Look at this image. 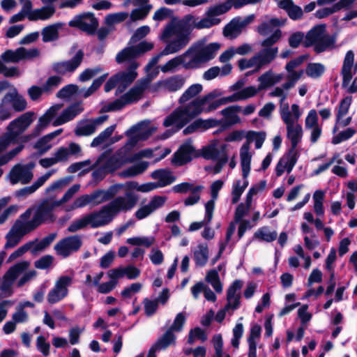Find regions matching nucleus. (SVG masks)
I'll use <instances>...</instances> for the list:
<instances>
[{
	"instance_id": "nucleus-1",
	"label": "nucleus",
	"mask_w": 357,
	"mask_h": 357,
	"mask_svg": "<svg viewBox=\"0 0 357 357\" xmlns=\"http://www.w3.org/2000/svg\"><path fill=\"white\" fill-rule=\"evenodd\" d=\"M138 196L132 192H126V197L119 196L107 204L102 206L99 211H94L78 219L83 229L90 225L92 228H98L109 224L121 211H130L137 204Z\"/></svg>"
},
{
	"instance_id": "nucleus-2",
	"label": "nucleus",
	"mask_w": 357,
	"mask_h": 357,
	"mask_svg": "<svg viewBox=\"0 0 357 357\" xmlns=\"http://www.w3.org/2000/svg\"><path fill=\"white\" fill-rule=\"evenodd\" d=\"M220 47L218 43H211L204 46L202 42H199L189 47L183 54L169 60L161 67V70L163 73L170 72L180 65L186 70L198 68L200 64L213 59Z\"/></svg>"
},
{
	"instance_id": "nucleus-3",
	"label": "nucleus",
	"mask_w": 357,
	"mask_h": 357,
	"mask_svg": "<svg viewBox=\"0 0 357 357\" xmlns=\"http://www.w3.org/2000/svg\"><path fill=\"white\" fill-rule=\"evenodd\" d=\"M222 92L214 89L202 97H197L184 106L176 107L165 119L163 126L169 127L176 123V130L186 126L191 120L199 115L204 111L203 106L208 102L220 96Z\"/></svg>"
},
{
	"instance_id": "nucleus-4",
	"label": "nucleus",
	"mask_w": 357,
	"mask_h": 357,
	"mask_svg": "<svg viewBox=\"0 0 357 357\" xmlns=\"http://www.w3.org/2000/svg\"><path fill=\"white\" fill-rule=\"evenodd\" d=\"M191 31V28L186 22H169L162 31V38H169L174 36L175 38L168 43L159 54L151 59L146 66V68H150L155 66L162 56L178 52L184 48L190 42Z\"/></svg>"
},
{
	"instance_id": "nucleus-5",
	"label": "nucleus",
	"mask_w": 357,
	"mask_h": 357,
	"mask_svg": "<svg viewBox=\"0 0 357 357\" xmlns=\"http://www.w3.org/2000/svg\"><path fill=\"white\" fill-rule=\"evenodd\" d=\"M246 142L242 145L240 149L241 166L242 169V176L245 178L248 176L250 172V165L252 155L250 153V144L255 141V148L260 149L266 139V132L264 131L249 130L246 134Z\"/></svg>"
},
{
	"instance_id": "nucleus-6",
	"label": "nucleus",
	"mask_w": 357,
	"mask_h": 357,
	"mask_svg": "<svg viewBox=\"0 0 357 357\" xmlns=\"http://www.w3.org/2000/svg\"><path fill=\"white\" fill-rule=\"evenodd\" d=\"M98 21L93 13H84L76 15L68 22V26L77 28L89 35H94L98 27Z\"/></svg>"
},
{
	"instance_id": "nucleus-7",
	"label": "nucleus",
	"mask_w": 357,
	"mask_h": 357,
	"mask_svg": "<svg viewBox=\"0 0 357 357\" xmlns=\"http://www.w3.org/2000/svg\"><path fill=\"white\" fill-rule=\"evenodd\" d=\"M82 245V241L79 236H70L59 241L54 245V250L57 254L63 257H67L72 252L79 250Z\"/></svg>"
},
{
	"instance_id": "nucleus-8",
	"label": "nucleus",
	"mask_w": 357,
	"mask_h": 357,
	"mask_svg": "<svg viewBox=\"0 0 357 357\" xmlns=\"http://www.w3.org/2000/svg\"><path fill=\"white\" fill-rule=\"evenodd\" d=\"M84 55V52L79 50L71 59L53 63L52 69L53 72L62 75L68 72L73 73L80 66Z\"/></svg>"
},
{
	"instance_id": "nucleus-9",
	"label": "nucleus",
	"mask_w": 357,
	"mask_h": 357,
	"mask_svg": "<svg viewBox=\"0 0 357 357\" xmlns=\"http://www.w3.org/2000/svg\"><path fill=\"white\" fill-rule=\"evenodd\" d=\"M197 153V150L192 145L191 142H185L180 146L174 153L172 162L176 166H183L191 162Z\"/></svg>"
},
{
	"instance_id": "nucleus-10",
	"label": "nucleus",
	"mask_w": 357,
	"mask_h": 357,
	"mask_svg": "<svg viewBox=\"0 0 357 357\" xmlns=\"http://www.w3.org/2000/svg\"><path fill=\"white\" fill-rule=\"evenodd\" d=\"M56 206H58L55 202H50L47 200L43 202L37 208L33 215L34 218L40 225L47 221L54 222L56 218L52 211Z\"/></svg>"
},
{
	"instance_id": "nucleus-11",
	"label": "nucleus",
	"mask_w": 357,
	"mask_h": 357,
	"mask_svg": "<svg viewBox=\"0 0 357 357\" xmlns=\"http://www.w3.org/2000/svg\"><path fill=\"white\" fill-rule=\"evenodd\" d=\"M258 1H225L222 3L217 4L210 7L206 13V16L212 18L228 12L231 7L239 9L247 4L256 3Z\"/></svg>"
},
{
	"instance_id": "nucleus-12",
	"label": "nucleus",
	"mask_w": 357,
	"mask_h": 357,
	"mask_svg": "<svg viewBox=\"0 0 357 357\" xmlns=\"http://www.w3.org/2000/svg\"><path fill=\"white\" fill-rule=\"evenodd\" d=\"M82 102H74L64 109L60 115L54 119L52 123L54 126L63 125L70 121H72L76 116L80 114L84 108L81 106Z\"/></svg>"
},
{
	"instance_id": "nucleus-13",
	"label": "nucleus",
	"mask_w": 357,
	"mask_h": 357,
	"mask_svg": "<svg viewBox=\"0 0 357 357\" xmlns=\"http://www.w3.org/2000/svg\"><path fill=\"white\" fill-rule=\"evenodd\" d=\"M287 125V137L291 141V148L289 149V154L294 153L298 144L301 142L303 130L300 124L294 126V121L284 123Z\"/></svg>"
},
{
	"instance_id": "nucleus-14",
	"label": "nucleus",
	"mask_w": 357,
	"mask_h": 357,
	"mask_svg": "<svg viewBox=\"0 0 357 357\" xmlns=\"http://www.w3.org/2000/svg\"><path fill=\"white\" fill-rule=\"evenodd\" d=\"M354 52L352 50L347 51L344 58L343 64L341 69V75L342 76V86L343 88L347 87L352 79L353 75L351 73V69L354 66Z\"/></svg>"
},
{
	"instance_id": "nucleus-15",
	"label": "nucleus",
	"mask_w": 357,
	"mask_h": 357,
	"mask_svg": "<svg viewBox=\"0 0 357 357\" xmlns=\"http://www.w3.org/2000/svg\"><path fill=\"white\" fill-rule=\"evenodd\" d=\"M3 103H11L15 112H20L27 107L26 99L15 89L13 92L7 93L3 98Z\"/></svg>"
},
{
	"instance_id": "nucleus-16",
	"label": "nucleus",
	"mask_w": 357,
	"mask_h": 357,
	"mask_svg": "<svg viewBox=\"0 0 357 357\" xmlns=\"http://www.w3.org/2000/svg\"><path fill=\"white\" fill-rule=\"evenodd\" d=\"M354 1H337L330 7H324L317 10L314 16L318 19L327 17L342 8L347 10L351 8L354 6Z\"/></svg>"
},
{
	"instance_id": "nucleus-17",
	"label": "nucleus",
	"mask_w": 357,
	"mask_h": 357,
	"mask_svg": "<svg viewBox=\"0 0 357 357\" xmlns=\"http://www.w3.org/2000/svg\"><path fill=\"white\" fill-rule=\"evenodd\" d=\"M139 64L136 61H132L128 66L126 71H120L115 75L117 76L119 83L130 86L137 76L136 69Z\"/></svg>"
},
{
	"instance_id": "nucleus-18",
	"label": "nucleus",
	"mask_w": 357,
	"mask_h": 357,
	"mask_svg": "<svg viewBox=\"0 0 357 357\" xmlns=\"http://www.w3.org/2000/svg\"><path fill=\"white\" fill-rule=\"evenodd\" d=\"M151 176L153 179H157L155 182L158 188H163L174 183L176 177L172 174V172L169 169H158L153 171Z\"/></svg>"
},
{
	"instance_id": "nucleus-19",
	"label": "nucleus",
	"mask_w": 357,
	"mask_h": 357,
	"mask_svg": "<svg viewBox=\"0 0 357 357\" xmlns=\"http://www.w3.org/2000/svg\"><path fill=\"white\" fill-rule=\"evenodd\" d=\"M278 48H264L255 55L257 62L258 68L271 63L277 56Z\"/></svg>"
},
{
	"instance_id": "nucleus-20",
	"label": "nucleus",
	"mask_w": 357,
	"mask_h": 357,
	"mask_svg": "<svg viewBox=\"0 0 357 357\" xmlns=\"http://www.w3.org/2000/svg\"><path fill=\"white\" fill-rule=\"evenodd\" d=\"M149 1H125L124 6H127L130 3H133L134 5H138L140 3L139 6L135 9H133L130 15V20L132 22L144 19L149 14L152 6L147 4Z\"/></svg>"
},
{
	"instance_id": "nucleus-21",
	"label": "nucleus",
	"mask_w": 357,
	"mask_h": 357,
	"mask_svg": "<svg viewBox=\"0 0 357 357\" xmlns=\"http://www.w3.org/2000/svg\"><path fill=\"white\" fill-rule=\"evenodd\" d=\"M64 26L63 22H56L45 26L41 31L42 40L44 43L57 40L59 38V31Z\"/></svg>"
},
{
	"instance_id": "nucleus-22",
	"label": "nucleus",
	"mask_w": 357,
	"mask_h": 357,
	"mask_svg": "<svg viewBox=\"0 0 357 357\" xmlns=\"http://www.w3.org/2000/svg\"><path fill=\"white\" fill-rule=\"evenodd\" d=\"M326 31L325 24H318L311 29L305 36L304 46L305 47H311L323 36Z\"/></svg>"
},
{
	"instance_id": "nucleus-23",
	"label": "nucleus",
	"mask_w": 357,
	"mask_h": 357,
	"mask_svg": "<svg viewBox=\"0 0 357 357\" xmlns=\"http://www.w3.org/2000/svg\"><path fill=\"white\" fill-rule=\"evenodd\" d=\"M294 1H278V8L284 10L293 20L301 19L303 15L301 8L294 3Z\"/></svg>"
},
{
	"instance_id": "nucleus-24",
	"label": "nucleus",
	"mask_w": 357,
	"mask_h": 357,
	"mask_svg": "<svg viewBox=\"0 0 357 357\" xmlns=\"http://www.w3.org/2000/svg\"><path fill=\"white\" fill-rule=\"evenodd\" d=\"M120 188L121 185L114 184L109 186L106 190L100 189L95 190L94 192L97 195V202H96V204H100L103 202L111 200L118 193Z\"/></svg>"
},
{
	"instance_id": "nucleus-25",
	"label": "nucleus",
	"mask_w": 357,
	"mask_h": 357,
	"mask_svg": "<svg viewBox=\"0 0 357 357\" xmlns=\"http://www.w3.org/2000/svg\"><path fill=\"white\" fill-rule=\"evenodd\" d=\"M40 225L38 222L33 216V218L31 220L26 221L24 222L20 220H17L13 228L17 229V233L20 234V236H23L24 235L33 231Z\"/></svg>"
},
{
	"instance_id": "nucleus-26",
	"label": "nucleus",
	"mask_w": 357,
	"mask_h": 357,
	"mask_svg": "<svg viewBox=\"0 0 357 357\" xmlns=\"http://www.w3.org/2000/svg\"><path fill=\"white\" fill-rule=\"evenodd\" d=\"M35 113L33 112H27L22 114L17 119L13 120L9 127L14 126L19 128L20 130H25L33 121V116Z\"/></svg>"
},
{
	"instance_id": "nucleus-27",
	"label": "nucleus",
	"mask_w": 357,
	"mask_h": 357,
	"mask_svg": "<svg viewBox=\"0 0 357 357\" xmlns=\"http://www.w3.org/2000/svg\"><path fill=\"white\" fill-rule=\"evenodd\" d=\"M197 248L193 252V259L197 266L203 267L208 259V248L207 244H199Z\"/></svg>"
},
{
	"instance_id": "nucleus-28",
	"label": "nucleus",
	"mask_w": 357,
	"mask_h": 357,
	"mask_svg": "<svg viewBox=\"0 0 357 357\" xmlns=\"http://www.w3.org/2000/svg\"><path fill=\"white\" fill-rule=\"evenodd\" d=\"M149 167V162L141 161L120 173V176L123 178H132L144 172Z\"/></svg>"
},
{
	"instance_id": "nucleus-29",
	"label": "nucleus",
	"mask_w": 357,
	"mask_h": 357,
	"mask_svg": "<svg viewBox=\"0 0 357 357\" xmlns=\"http://www.w3.org/2000/svg\"><path fill=\"white\" fill-rule=\"evenodd\" d=\"M335 43V37L334 36L325 35L314 45V51L317 54L325 52L328 48L334 47Z\"/></svg>"
},
{
	"instance_id": "nucleus-30",
	"label": "nucleus",
	"mask_w": 357,
	"mask_h": 357,
	"mask_svg": "<svg viewBox=\"0 0 357 357\" xmlns=\"http://www.w3.org/2000/svg\"><path fill=\"white\" fill-rule=\"evenodd\" d=\"M146 84L145 82L144 84L142 86H134L121 96V98L126 102V105L131 104L139 100L146 87Z\"/></svg>"
},
{
	"instance_id": "nucleus-31",
	"label": "nucleus",
	"mask_w": 357,
	"mask_h": 357,
	"mask_svg": "<svg viewBox=\"0 0 357 357\" xmlns=\"http://www.w3.org/2000/svg\"><path fill=\"white\" fill-rule=\"evenodd\" d=\"M220 153V149L216 148L214 144H210L204 146L201 151L197 150V153L194 156L195 158L202 157L206 160H216L218 158Z\"/></svg>"
},
{
	"instance_id": "nucleus-32",
	"label": "nucleus",
	"mask_w": 357,
	"mask_h": 357,
	"mask_svg": "<svg viewBox=\"0 0 357 357\" xmlns=\"http://www.w3.org/2000/svg\"><path fill=\"white\" fill-rule=\"evenodd\" d=\"M176 335L171 330H167V331L157 340L153 344L155 347H157L159 350H164L168 348L172 344H176Z\"/></svg>"
},
{
	"instance_id": "nucleus-33",
	"label": "nucleus",
	"mask_w": 357,
	"mask_h": 357,
	"mask_svg": "<svg viewBox=\"0 0 357 357\" xmlns=\"http://www.w3.org/2000/svg\"><path fill=\"white\" fill-rule=\"evenodd\" d=\"M138 57L135 47L134 45L126 47L120 51L116 56V61L117 63H123L125 61H129L130 63Z\"/></svg>"
},
{
	"instance_id": "nucleus-34",
	"label": "nucleus",
	"mask_w": 357,
	"mask_h": 357,
	"mask_svg": "<svg viewBox=\"0 0 357 357\" xmlns=\"http://www.w3.org/2000/svg\"><path fill=\"white\" fill-rule=\"evenodd\" d=\"M29 266V263L26 261L18 262L11 266L6 273L3 278H8V281L14 282L19 274L24 271Z\"/></svg>"
},
{
	"instance_id": "nucleus-35",
	"label": "nucleus",
	"mask_w": 357,
	"mask_h": 357,
	"mask_svg": "<svg viewBox=\"0 0 357 357\" xmlns=\"http://www.w3.org/2000/svg\"><path fill=\"white\" fill-rule=\"evenodd\" d=\"M241 111V107L239 105H231L221 111V114L225 117L230 124L234 125L241 121L240 117L236 114Z\"/></svg>"
},
{
	"instance_id": "nucleus-36",
	"label": "nucleus",
	"mask_w": 357,
	"mask_h": 357,
	"mask_svg": "<svg viewBox=\"0 0 357 357\" xmlns=\"http://www.w3.org/2000/svg\"><path fill=\"white\" fill-rule=\"evenodd\" d=\"M185 82V78L182 75H176L165 80L164 85L169 91L174 92L181 89Z\"/></svg>"
},
{
	"instance_id": "nucleus-37",
	"label": "nucleus",
	"mask_w": 357,
	"mask_h": 357,
	"mask_svg": "<svg viewBox=\"0 0 357 357\" xmlns=\"http://www.w3.org/2000/svg\"><path fill=\"white\" fill-rule=\"evenodd\" d=\"M96 202H97V195L94 191L90 195H84L77 197L73 203L71 209H75L77 208H82L89 204H92L93 206H96Z\"/></svg>"
},
{
	"instance_id": "nucleus-38",
	"label": "nucleus",
	"mask_w": 357,
	"mask_h": 357,
	"mask_svg": "<svg viewBox=\"0 0 357 357\" xmlns=\"http://www.w3.org/2000/svg\"><path fill=\"white\" fill-rule=\"evenodd\" d=\"M326 68L321 63H309L305 68L306 75L312 79L321 77L325 73Z\"/></svg>"
},
{
	"instance_id": "nucleus-39",
	"label": "nucleus",
	"mask_w": 357,
	"mask_h": 357,
	"mask_svg": "<svg viewBox=\"0 0 357 357\" xmlns=\"http://www.w3.org/2000/svg\"><path fill=\"white\" fill-rule=\"evenodd\" d=\"M203 89L200 84H194L190 86L178 99L179 104H184L187 101L200 93Z\"/></svg>"
},
{
	"instance_id": "nucleus-40",
	"label": "nucleus",
	"mask_w": 357,
	"mask_h": 357,
	"mask_svg": "<svg viewBox=\"0 0 357 357\" xmlns=\"http://www.w3.org/2000/svg\"><path fill=\"white\" fill-rule=\"evenodd\" d=\"M268 230V227H262L259 228L253 235V238L258 239L261 241L271 243L274 241L278 236L275 231L267 232Z\"/></svg>"
},
{
	"instance_id": "nucleus-41",
	"label": "nucleus",
	"mask_w": 357,
	"mask_h": 357,
	"mask_svg": "<svg viewBox=\"0 0 357 357\" xmlns=\"http://www.w3.org/2000/svg\"><path fill=\"white\" fill-rule=\"evenodd\" d=\"M240 299L241 294H238L235 298V301L233 302V303H227L223 309L218 311L215 317V321L218 323L222 322L225 318L227 311L229 310H235L238 309L241 304Z\"/></svg>"
},
{
	"instance_id": "nucleus-42",
	"label": "nucleus",
	"mask_w": 357,
	"mask_h": 357,
	"mask_svg": "<svg viewBox=\"0 0 357 357\" xmlns=\"http://www.w3.org/2000/svg\"><path fill=\"white\" fill-rule=\"evenodd\" d=\"M116 125L114 124L106 128L97 137H96L91 143V147H96L101 145L106 139L112 135L116 128Z\"/></svg>"
},
{
	"instance_id": "nucleus-43",
	"label": "nucleus",
	"mask_w": 357,
	"mask_h": 357,
	"mask_svg": "<svg viewBox=\"0 0 357 357\" xmlns=\"http://www.w3.org/2000/svg\"><path fill=\"white\" fill-rule=\"evenodd\" d=\"M96 131L95 126L88 120L85 122H80V124L75 130V134L77 136H89Z\"/></svg>"
},
{
	"instance_id": "nucleus-44",
	"label": "nucleus",
	"mask_w": 357,
	"mask_h": 357,
	"mask_svg": "<svg viewBox=\"0 0 357 357\" xmlns=\"http://www.w3.org/2000/svg\"><path fill=\"white\" fill-rule=\"evenodd\" d=\"M351 102V96H347L340 100L336 114V123L340 122L341 119L348 113Z\"/></svg>"
},
{
	"instance_id": "nucleus-45",
	"label": "nucleus",
	"mask_w": 357,
	"mask_h": 357,
	"mask_svg": "<svg viewBox=\"0 0 357 357\" xmlns=\"http://www.w3.org/2000/svg\"><path fill=\"white\" fill-rule=\"evenodd\" d=\"M241 31V28L234 19L227 24L223 29V35L225 37L234 38Z\"/></svg>"
},
{
	"instance_id": "nucleus-46",
	"label": "nucleus",
	"mask_w": 357,
	"mask_h": 357,
	"mask_svg": "<svg viewBox=\"0 0 357 357\" xmlns=\"http://www.w3.org/2000/svg\"><path fill=\"white\" fill-rule=\"evenodd\" d=\"M243 287V282L241 280H234L232 284L228 287L227 290V303H233L235 298L240 294H236L237 291H239Z\"/></svg>"
},
{
	"instance_id": "nucleus-47",
	"label": "nucleus",
	"mask_w": 357,
	"mask_h": 357,
	"mask_svg": "<svg viewBox=\"0 0 357 357\" xmlns=\"http://www.w3.org/2000/svg\"><path fill=\"white\" fill-rule=\"evenodd\" d=\"M266 185V180L261 181L259 183L252 185L248 190L246 195L245 203L248 206H251L252 202V197L257 195L259 192L264 190Z\"/></svg>"
},
{
	"instance_id": "nucleus-48",
	"label": "nucleus",
	"mask_w": 357,
	"mask_h": 357,
	"mask_svg": "<svg viewBox=\"0 0 357 357\" xmlns=\"http://www.w3.org/2000/svg\"><path fill=\"white\" fill-rule=\"evenodd\" d=\"M126 102L121 96L114 101L105 105L100 109V112H115L122 109L126 106Z\"/></svg>"
},
{
	"instance_id": "nucleus-49",
	"label": "nucleus",
	"mask_w": 357,
	"mask_h": 357,
	"mask_svg": "<svg viewBox=\"0 0 357 357\" xmlns=\"http://www.w3.org/2000/svg\"><path fill=\"white\" fill-rule=\"evenodd\" d=\"M128 17V13L126 12H119L109 14L105 18V23L107 26H112L125 21Z\"/></svg>"
},
{
	"instance_id": "nucleus-50",
	"label": "nucleus",
	"mask_w": 357,
	"mask_h": 357,
	"mask_svg": "<svg viewBox=\"0 0 357 357\" xmlns=\"http://www.w3.org/2000/svg\"><path fill=\"white\" fill-rule=\"evenodd\" d=\"M140 126L139 124H136L131 126L128 130L125 132V135L129 137L126 145L130 146L131 147L135 146L139 140H140V137L139 135H133L134 133L137 132L139 130Z\"/></svg>"
},
{
	"instance_id": "nucleus-51",
	"label": "nucleus",
	"mask_w": 357,
	"mask_h": 357,
	"mask_svg": "<svg viewBox=\"0 0 357 357\" xmlns=\"http://www.w3.org/2000/svg\"><path fill=\"white\" fill-rule=\"evenodd\" d=\"M356 132V130L351 128H348L345 130L341 131L337 135L334 136L332 139L333 144H338L343 141L348 140L353 137Z\"/></svg>"
},
{
	"instance_id": "nucleus-52",
	"label": "nucleus",
	"mask_w": 357,
	"mask_h": 357,
	"mask_svg": "<svg viewBox=\"0 0 357 357\" xmlns=\"http://www.w3.org/2000/svg\"><path fill=\"white\" fill-rule=\"evenodd\" d=\"M78 86L73 84H68L61 88L56 93V97L59 98H67L77 93Z\"/></svg>"
},
{
	"instance_id": "nucleus-53",
	"label": "nucleus",
	"mask_w": 357,
	"mask_h": 357,
	"mask_svg": "<svg viewBox=\"0 0 357 357\" xmlns=\"http://www.w3.org/2000/svg\"><path fill=\"white\" fill-rule=\"evenodd\" d=\"M258 81L260 82L259 90H264L274 85L272 77V71L268 70L259 77Z\"/></svg>"
},
{
	"instance_id": "nucleus-54",
	"label": "nucleus",
	"mask_w": 357,
	"mask_h": 357,
	"mask_svg": "<svg viewBox=\"0 0 357 357\" xmlns=\"http://www.w3.org/2000/svg\"><path fill=\"white\" fill-rule=\"evenodd\" d=\"M56 237V233H52L42 238L33 248V252H38L43 250L54 241Z\"/></svg>"
},
{
	"instance_id": "nucleus-55",
	"label": "nucleus",
	"mask_w": 357,
	"mask_h": 357,
	"mask_svg": "<svg viewBox=\"0 0 357 357\" xmlns=\"http://www.w3.org/2000/svg\"><path fill=\"white\" fill-rule=\"evenodd\" d=\"M220 22L219 18H212L206 17L200 20L198 22L194 24V26L198 29H202L205 28H211L215 25L218 24Z\"/></svg>"
},
{
	"instance_id": "nucleus-56",
	"label": "nucleus",
	"mask_w": 357,
	"mask_h": 357,
	"mask_svg": "<svg viewBox=\"0 0 357 357\" xmlns=\"http://www.w3.org/2000/svg\"><path fill=\"white\" fill-rule=\"evenodd\" d=\"M303 74V70H298V72L289 73L287 75V81L282 84V88L285 90L292 88L295 85L296 82L301 77Z\"/></svg>"
},
{
	"instance_id": "nucleus-57",
	"label": "nucleus",
	"mask_w": 357,
	"mask_h": 357,
	"mask_svg": "<svg viewBox=\"0 0 357 357\" xmlns=\"http://www.w3.org/2000/svg\"><path fill=\"white\" fill-rule=\"evenodd\" d=\"M18 52L19 48L16 49L15 51L7 50L1 55V59L6 63H18L21 61Z\"/></svg>"
},
{
	"instance_id": "nucleus-58",
	"label": "nucleus",
	"mask_w": 357,
	"mask_h": 357,
	"mask_svg": "<svg viewBox=\"0 0 357 357\" xmlns=\"http://www.w3.org/2000/svg\"><path fill=\"white\" fill-rule=\"evenodd\" d=\"M144 304V312L147 317L153 316L157 311L158 307V300H149L145 298L143 301Z\"/></svg>"
},
{
	"instance_id": "nucleus-59",
	"label": "nucleus",
	"mask_w": 357,
	"mask_h": 357,
	"mask_svg": "<svg viewBox=\"0 0 357 357\" xmlns=\"http://www.w3.org/2000/svg\"><path fill=\"white\" fill-rule=\"evenodd\" d=\"M123 165L122 159L111 157L103 165L108 173H113Z\"/></svg>"
},
{
	"instance_id": "nucleus-60",
	"label": "nucleus",
	"mask_w": 357,
	"mask_h": 357,
	"mask_svg": "<svg viewBox=\"0 0 357 357\" xmlns=\"http://www.w3.org/2000/svg\"><path fill=\"white\" fill-rule=\"evenodd\" d=\"M80 188L79 184H74L70 188L68 189V190L64 193L63 197L61 198V199L58 201H55L56 204L58 206H61V204L67 202L68 200H70L73 195L79 191Z\"/></svg>"
},
{
	"instance_id": "nucleus-61",
	"label": "nucleus",
	"mask_w": 357,
	"mask_h": 357,
	"mask_svg": "<svg viewBox=\"0 0 357 357\" xmlns=\"http://www.w3.org/2000/svg\"><path fill=\"white\" fill-rule=\"evenodd\" d=\"M49 142L46 137L43 136L36 142L33 148L38 149V155H43L51 149L52 146L48 144Z\"/></svg>"
},
{
	"instance_id": "nucleus-62",
	"label": "nucleus",
	"mask_w": 357,
	"mask_h": 357,
	"mask_svg": "<svg viewBox=\"0 0 357 357\" xmlns=\"http://www.w3.org/2000/svg\"><path fill=\"white\" fill-rule=\"evenodd\" d=\"M282 32L277 29L270 36L261 42V46L264 48H272L271 46L276 43L281 38Z\"/></svg>"
},
{
	"instance_id": "nucleus-63",
	"label": "nucleus",
	"mask_w": 357,
	"mask_h": 357,
	"mask_svg": "<svg viewBox=\"0 0 357 357\" xmlns=\"http://www.w3.org/2000/svg\"><path fill=\"white\" fill-rule=\"evenodd\" d=\"M185 322V315L184 312H179L176 314L173 324L168 328L172 332L174 331L180 332L182 331L183 325Z\"/></svg>"
},
{
	"instance_id": "nucleus-64",
	"label": "nucleus",
	"mask_w": 357,
	"mask_h": 357,
	"mask_svg": "<svg viewBox=\"0 0 357 357\" xmlns=\"http://www.w3.org/2000/svg\"><path fill=\"white\" fill-rule=\"evenodd\" d=\"M66 296V293L56 288L52 289L47 295V302L50 304L56 303L62 300Z\"/></svg>"
}]
</instances>
